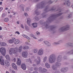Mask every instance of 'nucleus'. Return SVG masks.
<instances>
[{
  "mask_svg": "<svg viewBox=\"0 0 73 73\" xmlns=\"http://www.w3.org/2000/svg\"><path fill=\"white\" fill-rule=\"evenodd\" d=\"M57 61V62L56 63L55 65H53L52 66V69L53 70H56L57 68L59 67L61 65L60 63L59 62H61V56H58Z\"/></svg>",
  "mask_w": 73,
  "mask_h": 73,
  "instance_id": "nucleus-1",
  "label": "nucleus"
},
{
  "mask_svg": "<svg viewBox=\"0 0 73 73\" xmlns=\"http://www.w3.org/2000/svg\"><path fill=\"white\" fill-rule=\"evenodd\" d=\"M22 50V46H21L20 47H19L18 50L17 47H15L14 48L13 54H16V53H17L18 52H21Z\"/></svg>",
  "mask_w": 73,
  "mask_h": 73,
  "instance_id": "nucleus-2",
  "label": "nucleus"
},
{
  "mask_svg": "<svg viewBox=\"0 0 73 73\" xmlns=\"http://www.w3.org/2000/svg\"><path fill=\"white\" fill-rule=\"evenodd\" d=\"M56 58L54 57V55L52 54L50 56L49 61L50 63H53L54 62Z\"/></svg>",
  "mask_w": 73,
  "mask_h": 73,
  "instance_id": "nucleus-3",
  "label": "nucleus"
},
{
  "mask_svg": "<svg viewBox=\"0 0 73 73\" xmlns=\"http://www.w3.org/2000/svg\"><path fill=\"white\" fill-rule=\"evenodd\" d=\"M0 51L3 56H5L6 53V50L5 48H1L0 49Z\"/></svg>",
  "mask_w": 73,
  "mask_h": 73,
  "instance_id": "nucleus-4",
  "label": "nucleus"
},
{
  "mask_svg": "<svg viewBox=\"0 0 73 73\" xmlns=\"http://www.w3.org/2000/svg\"><path fill=\"white\" fill-rule=\"evenodd\" d=\"M62 31H68L69 29V26L67 25L66 27H63L61 28Z\"/></svg>",
  "mask_w": 73,
  "mask_h": 73,
  "instance_id": "nucleus-5",
  "label": "nucleus"
},
{
  "mask_svg": "<svg viewBox=\"0 0 73 73\" xmlns=\"http://www.w3.org/2000/svg\"><path fill=\"white\" fill-rule=\"evenodd\" d=\"M37 60L36 59H34V61L35 62H36L37 65H38L40 63V58L39 57H37Z\"/></svg>",
  "mask_w": 73,
  "mask_h": 73,
  "instance_id": "nucleus-6",
  "label": "nucleus"
},
{
  "mask_svg": "<svg viewBox=\"0 0 73 73\" xmlns=\"http://www.w3.org/2000/svg\"><path fill=\"white\" fill-rule=\"evenodd\" d=\"M28 55V52H24L22 53V56L23 57L26 58Z\"/></svg>",
  "mask_w": 73,
  "mask_h": 73,
  "instance_id": "nucleus-7",
  "label": "nucleus"
},
{
  "mask_svg": "<svg viewBox=\"0 0 73 73\" xmlns=\"http://www.w3.org/2000/svg\"><path fill=\"white\" fill-rule=\"evenodd\" d=\"M12 39L10 40H8V42L10 44H13L14 42V40H15V38H13Z\"/></svg>",
  "mask_w": 73,
  "mask_h": 73,
  "instance_id": "nucleus-8",
  "label": "nucleus"
},
{
  "mask_svg": "<svg viewBox=\"0 0 73 73\" xmlns=\"http://www.w3.org/2000/svg\"><path fill=\"white\" fill-rule=\"evenodd\" d=\"M44 51L42 49H40L38 52V54L39 55H42L43 54Z\"/></svg>",
  "mask_w": 73,
  "mask_h": 73,
  "instance_id": "nucleus-9",
  "label": "nucleus"
},
{
  "mask_svg": "<svg viewBox=\"0 0 73 73\" xmlns=\"http://www.w3.org/2000/svg\"><path fill=\"white\" fill-rule=\"evenodd\" d=\"M14 48H11L9 50V53L10 54H12V53H13V51Z\"/></svg>",
  "mask_w": 73,
  "mask_h": 73,
  "instance_id": "nucleus-10",
  "label": "nucleus"
},
{
  "mask_svg": "<svg viewBox=\"0 0 73 73\" xmlns=\"http://www.w3.org/2000/svg\"><path fill=\"white\" fill-rule=\"evenodd\" d=\"M21 68L23 69V70H25L26 69V65L25 64L23 63L22 64V65L21 66Z\"/></svg>",
  "mask_w": 73,
  "mask_h": 73,
  "instance_id": "nucleus-11",
  "label": "nucleus"
},
{
  "mask_svg": "<svg viewBox=\"0 0 73 73\" xmlns=\"http://www.w3.org/2000/svg\"><path fill=\"white\" fill-rule=\"evenodd\" d=\"M21 60H20V58H18L17 59V64L18 65H21Z\"/></svg>",
  "mask_w": 73,
  "mask_h": 73,
  "instance_id": "nucleus-12",
  "label": "nucleus"
},
{
  "mask_svg": "<svg viewBox=\"0 0 73 73\" xmlns=\"http://www.w3.org/2000/svg\"><path fill=\"white\" fill-rule=\"evenodd\" d=\"M12 66L13 68H14V69H17V66H16L15 64L12 63Z\"/></svg>",
  "mask_w": 73,
  "mask_h": 73,
  "instance_id": "nucleus-13",
  "label": "nucleus"
},
{
  "mask_svg": "<svg viewBox=\"0 0 73 73\" xmlns=\"http://www.w3.org/2000/svg\"><path fill=\"white\" fill-rule=\"evenodd\" d=\"M15 40L14 41V43L15 44H19L20 42V40L18 39H15Z\"/></svg>",
  "mask_w": 73,
  "mask_h": 73,
  "instance_id": "nucleus-14",
  "label": "nucleus"
},
{
  "mask_svg": "<svg viewBox=\"0 0 73 73\" xmlns=\"http://www.w3.org/2000/svg\"><path fill=\"white\" fill-rule=\"evenodd\" d=\"M65 3H66V4L68 5V7H70V1H69V0L66 1Z\"/></svg>",
  "mask_w": 73,
  "mask_h": 73,
  "instance_id": "nucleus-15",
  "label": "nucleus"
},
{
  "mask_svg": "<svg viewBox=\"0 0 73 73\" xmlns=\"http://www.w3.org/2000/svg\"><path fill=\"white\" fill-rule=\"evenodd\" d=\"M5 62H4V60H0L1 64L2 65H4V63Z\"/></svg>",
  "mask_w": 73,
  "mask_h": 73,
  "instance_id": "nucleus-16",
  "label": "nucleus"
},
{
  "mask_svg": "<svg viewBox=\"0 0 73 73\" xmlns=\"http://www.w3.org/2000/svg\"><path fill=\"white\" fill-rule=\"evenodd\" d=\"M44 42L45 44H47L48 46H50V44L46 40L44 41Z\"/></svg>",
  "mask_w": 73,
  "mask_h": 73,
  "instance_id": "nucleus-17",
  "label": "nucleus"
},
{
  "mask_svg": "<svg viewBox=\"0 0 73 73\" xmlns=\"http://www.w3.org/2000/svg\"><path fill=\"white\" fill-rule=\"evenodd\" d=\"M0 45H1V46H6V45H7V44L5 42H2L1 43V42H0Z\"/></svg>",
  "mask_w": 73,
  "mask_h": 73,
  "instance_id": "nucleus-18",
  "label": "nucleus"
},
{
  "mask_svg": "<svg viewBox=\"0 0 73 73\" xmlns=\"http://www.w3.org/2000/svg\"><path fill=\"white\" fill-rule=\"evenodd\" d=\"M23 36L25 38H27V39H28V40H30L31 38L29 37L28 36H27L26 35H25L23 34Z\"/></svg>",
  "mask_w": 73,
  "mask_h": 73,
  "instance_id": "nucleus-19",
  "label": "nucleus"
},
{
  "mask_svg": "<svg viewBox=\"0 0 73 73\" xmlns=\"http://www.w3.org/2000/svg\"><path fill=\"white\" fill-rule=\"evenodd\" d=\"M34 28H36L37 27V23H33L32 24Z\"/></svg>",
  "mask_w": 73,
  "mask_h": 73,
  "instance_id": "nucleus-20",
  "label": "nucleus"
},
{
  "mask_svg": "<svg viewBox=\"0 0 73 73\" xmlns=\"http://www.w3.org/2000/svg\"><path fill=\"white\" fill-rule=\"evenodd\" d=\"M45 66H46L47 68H50V65L46 63L45 64Z\"/></svg>",
  "mask_w": 73,
  "mask_h": 73,
  "instance_id": "nucleus-21",
  "label": "nucleus"
},
{
  "mask_svg": "<svg viewBox=\"0 0 73 73\" xmlns=\"http://www.w3.org/2000/svg\"><path fill=\"white\" fill-rule=\"evenodd\" d=\"M5 64L6 66H9V62L8 61H6Z\"/></svg>",
  "mask_w": 73,
  "mask_h": 73,
  "instance_id": "nucleus-22",
  "label": "nucleus"
},
{
  "mask_svg": "<svg viewBox=\"0 0 73 73\" xmlns=\"http://www.w3.org/2000/svg\"><path fill=\"white\" fill-rule=\"evenodd\" d=\"M31 20L30 19V18H28L27 19V24H29L31 23Z\"/></svg>",
  "mask_w": 73,
  "mask_h": 73,
  "instance_id": "nucleus-23",
  "label": "nucleus"
},
{
  "mask_svg": "<svg viewBox=\"0 0 73 73\" xmlns=\"http://www.w3.org/2000/svg\"><path fill=\"white\" fill-rule=\"evenodd\" d=\"M38 70L40 72H43L42 69V67H40L39 68Z\"/></svg>",
  "mask_w": 73,
  "mask_h": 73,
  "instance_id": "nucleus-24",
  "label": "nucleus"
},
{
  "mask_svg": "<svg viewBox=\"0 0 73 73\" xmlns=\"http://www.w3.org/2000/svg\"><path fill=\"white\" fill-rule=\"evenodd\" d=\"M5 57L6 59L8 60H10V56L8 55H7L5 56Z\"/></svg>",
  "mask_w": 73,
  "mask_h": 73,
  "instance_id": "nucleus-25",
  "label": "nucleus"
},
{
  "mask_svg": "<svg viewBox=\"0 0 73 73\" xmlns=\"http://www.w3.org/2000/svg\"><path fill=\"white\" fill-rule=\"evenodd\" d=\"M23 49H29V46H23Z\"/></svg>",
  "mask_w": 73,
  "mask_h": 73,
  "instance_id": "nucleus-26",
  "label": "nucleus"
},
{
  "mask_svg": "<svg viewBox=\"0 0 73 73\" xmlns=\"http://www.w3.org/2000/svg\"><path fill=\"white\" fill-rule=\"evenodd\" d=\"M66 68H62L61 70V72H65V70Z\"/></svg>",
  "mask_w": 73,
  "mask_h": 73,
  "instance_id": "nucleus-27",
  "label": "nucleus"
},
{
  "mask_svg": "<svg viewBox=\"0 0 73 73\" xmlns=\"http://www.w3.org/2000/svg\"><path fill=\"white\" fill-rule=\"evenodd\" d=\"M4 21H5V22H8V21H9V19L7 18H5L4 19Z\"/></svg>",
  "mask_w": 73,
  "mask_h": 73,
  "instance_id": "nucleus-28",
  "label": "nucleus"
},
{
  "mask_svg": "<svg viewBox=\"0 0 73 73\" xmlns=\"http://www.w3.org/2000/svg\"><path fill=\"white\" fill-rule=\"evenodd\" d=\"M46 58H47V57L46 56L43 59V62H45L46 61Z\"/></svg>",
  "mask_w": 73,
  "mask_h": 73,
  "instance_id": "nucleus-29",
  "label": "nucleus"
},
{
  "mask_svg": "<svg viewBox=\"0 0 73 73\" xmlns=\"http://www.w3.org/2000/svg\"><path fill=\"white\" fill-rule=\"evenodd\" d=\"M24 5H20V7H22V10L23 11H24V7H24Z\"/></svg>",
  "mask_w": 73,
  "mask_h": 73,
  "instance_id": "nucleus-30",
  "label": "nucleus"
},
{
  "mask_svg": "<svg viewBox=\"0 0 73 73\" xmlns=\"http://www.w3.org/2000/svg\"><path fill=\"white\" fill-rule=\"evenodd\" d=\"M42 72H46V71H47V70L45 69V68H43L42 69Z\"/></svg>",
  "mask_w": 73,
  "mask_h": 73,
  "instance_id": "nucleus-31",
  "label": "nucleus"
},
{
  "mask_svg": "<svg viewBox=\"0 0 73 73\" xmlns=\"http://www.w3.org/2000/svg\"><path fill=\"white\" fill-rule=\"evenodd\" d=\"M63 14V13H59L57 14V15H56V16L58 17V16H61Z\"/></svg>",
  "mask_w": 73,
  "mask_h": 73,
  "instance_id": "nucleus-32",
  "label": "nucleus"
},
{
  "mask_svg": "<svg viewBox=\"0 0 73 73\" xmlns=\"http://www.w3.org/2000/svg\"><path fill=\"white\" fill-rule=\"evenodd\" d=\"M33 52L34 53H36L37 52V50L36 49H34Z\"/></svg>",
  "mask_w": 73,
  "mask_h": 73,
  "instance_id": "nucleus-33",
  "label": "nucleus"
},
{
  "mask_svg": "<svg viewBox=\"0 0 73 73\" xmlns=\"http://www.w3.org/2000/svg\"><path fill=\"white\" fill-rule=\"evenodd\" d=\"M34 70H35L37 71L38 70V68L37 67H35L34 68Z\"/></svg>",
  "mask_w": 73,
  "mask_h": 73,
  "instance_id": "nucleus-34",
  "label": "nucleus"
},
{
  "mask_svg": "<svg viewBox=\"0 0 73 73\" xmlns=\"http://www.w3.org/2000/svg\"><path fill=\"white\" fill-rule=\"evenodd\" d=\"M29 73H38V72L37 71H34L33 72H29Z\"/></svg>",
  "mask_w": 73,
  "mask_h": 73,
  "instance_id": "nucleus-35",
  "label": "nucleus"
},
{
  "mask_svg": "<svg viewBox=\"0 0 73 73\" xmlns=\"http://www.w3.org/2000/svg\"><path fill=\"white\" fill-rule=\"evenodd\" d=\"M35 20H37L38 21L39 20V19H38V18H37V17H35Z\"/></svg>",
  "mask_w": 73,
  "mask_h": 73,
  "instance_id": "nucleus-36",
  "label": "nucleus"
},
{
  "mask_svg": "<svg viewBox=\"0 0 73 73\" xmlns=\"http://www.w3.org/2000/svg\"><path fill=\"white\" fill-rule=\"evenodd\" d=\"M25 29H26L27 30L28 29V26H25Z\"/></svg>",
  "mask_w": 73,
  "mask_h": 73,
  "instance_id": "nucleus-37",
  "label": "nucleus"
},
{
  "mask_svg": "<svg viewBox=\"0 0 73 73\" xmlns=\"http://www.w3.org/2000/svg\"><path fill=\"white\" fill-rule=\"evenodd\" d=\"M24 15L25 16H28V14H27V13H25Z\"/></svg>",
  "mask_w": 73,
  "mask_h": 73,
  "instance_id": "nucleus-38",
  "label": "nucleus"
},
{
  "mask_svg": "<svg viewBox=\"0 0 73 73\" xmlns=\"http://www.w3.org/2000/svg\"><path fill=\"white\" fill-rule=\"evenodd\" d=\"M2 58H3V56H0V61L2 59Z\"/></svg>",
  "mask_w": 73,
  "mask_h": 73,
  "instance_id": "nucleus-39",
  "label": "nucleus"
},
{
  "mask_svg": "<svg viewBox=\"0 0 73 73\" xmlns=\"http://www.w3.org/2000/svg\"><path fill=\"white\" fill-rule=\"evenodd\" d=\"M59 12H61V9H59L58 10H57Z\"/></svg>",
  "mask_w": 73,
  "mask_h": 73,
  "instance_id": "nucleus-40",
  "label": "nucleus"
},
{
  "mask_svg": "<svg viewBox=\"0 0 73 73\" xmlns=\"http://www.w3.org/2000/svg\"><path fill=\"white\" fill-rule=\"evenodd\" d=\"M21 27L22 28H23V29H24V26L23 25L21 24Z\"/></svg>",
  "mask_w": 73,
  "mask_h": 73,
  "instance_id": "nucleus-41",
  "label": "nucleus"
},
{
  "mask_svg": "<svg viewBox=\"0 0 73 73\" xmlns=\"http://www.w3.org/2000/svg\"><path fill=\"white\" fill-rule=\"evenodd\" d=\"M16 33H17L18 35H20V33L19 31H16L15 32Z\"/></svg>",
  "mask_w": 73,
  "mask_h": 73,
  "instance_id": "nucleus-42",
  "label": "nucleus"
},
{
  "mask_svg": "<svg viewBox=\"0 0 73 73\" xmlns=\"http://www.w3.org/2000/svg\"><path fill=\"white\" fill-rule=\"evenodd\" d=\"M33 66H36V64H33Z\"/></svg>",
  "mask_w": 73,
  "mask_h": 73,
  "instance_id": "nucleus-43",
  "label": "nucleus"
},
{
  "mask_svg": "<svg viewBox=\"0 0 73 73\" xmlns=\"http://www.w3.org/2000/svg\"><path fill=\"white\" fill-rule=\"evenodd\" d=\"M13 61L14 62H16V59L15 58H14L13 59Z\"/></svg>",
  "mask_w": 73,
  "mask_h": 73,
  "instance_id": "nucleus-44",
  "label": "nucleus"
},
{
  "mask_svg": "<svg viewBox=\"0 0 73 73\" xmlns=\"http://www.w3.org/2000/svg\"><path fill=\"white\" fill-rule=\"evenodd\" d=\"M30 35L31 37H33V36H34V35H33V34H31Z\"/></svg>",
  "mask_w": 73,
  "mask_h": 73,
  "instance_id": "nucleus-45",
  "label": "nucleus"
},
{
  "mask_svg": "<svg viewBox=\"0 0 73 73\" xmlns=\"http://www.w3.org/2000/svg\"><path fill=\"white\" fill-rule=\"evenodd\" d=\"M71 16H72V15L70 14V15L68 17V18H70V17H71Z\"/></svg>",
  "mask_w": 73,
  "mask_h": 73,
  "instance_id": "nucleus-46",
  "label": "nucleus"
},
{
  "mask_svg": "<svg viewBox=\"0 0 73 73\" xmlns=\"http://www.w3.org/2000/svg\"><path fill=\"white\" fill-rule=\"evenodd\" d=\"M36 34L37 35H40V33L38 32H36Z\"/></svg>",
  "mask_w": 73,
  "mask_h": 73,
  "instance_id": "nucleus-47",
  "label": "nucleus"
},
{
  "mask_svg": "<svg viewBox=\"0 0 73 73\" xmlns=\"http://www.w3.org/2000/svg\"><path fill=\"white\" fill-rule=\"evenodd\" d=\"M2 4H3V3L2 2H0V5H2Z\"/></svg>",
  "mask_w": 73,
  "mask_h": 73,
  "instance_id": "nucleus-48",
  "label": "nucleus"
},
{
  "mask_svg": "<svg viewBox=\"0 0 73 73\" xmlns=\"http://www.w3.org/2000/svg\"><path fill=\"white\" fill-rule=\"evenodd\" d=\"M42 40H43V39L41 38L40 40V41H42Z\"/></svg>",
  "mask_w": 73,
  "mask_h": 73,
  "instance_id": "nucleus-49",
  "label": "nucleus"
},
{
  "mask_svg": "<svg viewBox=\"0 0 73 73\" xmlns=\"http://www.w3.org/2000/svg\"><path fill=\"white\" fill-rule=\"evenodd\" d=\"M1 11H3V7H1Z\"/></svg>",
  "mask_w": 73,
  "mask_h": 73,
  "instance_id": "nucleus-50",
  "label": "nucleus"
},
{
  "mask_svg": "<svg viewBox=\"0 0 73 73\" xmlns=\"http://www.w3.org/2000/svg\"><path fill=\"white\" fill-rule=\"evenodd\" d=\"M28 61L30 62V63H32V62L31 61V60H29V61Z\"/></svg>",
  "mask_w": 73,
  "mask_h": 73,
  "instance_id": "nucleus-51",
  "label": "nucleus"
},
{
  "mask_svg": "<svg viewBox=\"0 0 73 73\" xmlns=\"http://www.w3.org/2000/svg\"><path fill=\"white\" fill-rule=\"evenodd\" d=\"M12 73H15V71H12Z\"/></svg>",
  "mask_w": 73,
  "mask_h": 73,
  "instance_id": "nucleus-52",
  "label": "nucleus"
},
{
  "mask_svg": "<svg viewBox=\"0 0 73 73\" xmlns=\"http://www.w3.org/2000/svg\"><path fill=\"white\" fill-rule=\"evenodd\" d=\"M2 37H3V36L2 35H0V38H2Z\"/></svg>",
  "mask_w": 73,
  "mask_h": 73,
  "instance_id": "nucleus-53",
  "label": "nucleus"
},
{
  "mask_svg": "<svg viewBox=\"0 0 73 73\" xmlns=\"http://www.w3.org/2000/svg\"><path fill=\"white\" fill-rule=\"evenodd\" d=\"M1 30H2V27H0V31H1Z\"/></svg>",
  "mask_w": 73,
  "mask_h": 73,
  "instance_id": "nucleus-54",
  "label": "nucleus"
},
{
  "mask_svg": "<svg viewBox=\"0 0 73 73\" xmlns=\"http://www.w3.org/2000/svg\"><path fill=\"white\" fill-rule=\"evenodd\" d=\"M26 11H29V9H28L27 8L26 9Z\"/></svg>",
  "mask_w": 73,
  "mask_h": 73,
  "instance_id": "nucleus-55",
  "label": "nucleus"
},
{
  "mask_svg": "<svg viewBox=\"0 0 73 73\" xmlns=\"http://www.w3.org/2000/svg\"><path fill=\"white\" fill-rule=\"evenodd\" d=\"M26 44H27V45H29L28 43L26 42L25 43Z\"/></svg>",
  "mask_w": 73,
  "mask_h": 73,
  "instance_id": "nucleus-56",
  "label": "nucleus"
},
{
  "mask_svg": "<svg viewBox=\"0 0 73 73\" xmlns=\"http://www.w3.org/2000/svg\"><path fill=\"white\" fill-rule=\"evenodd\" d=\"M17 23L18 24H19V21H17Z\"/></svg>",
  "mask_w": 73,
  "mask_h": 73,
  "instance_id": "nucleus-57",
  "label": "nucleus"
},
{
  "mask_svg": "<svg viewBox=\"0 0 73 73\" xmlns=\"http://www.w3.org/2000/svg\"><path fill=\"white\" fill-rule=\"evenodd\" d=\"M6 10H7V9H8V8L6 7L5 8Z\"/></svg>",
  "mask_w": 73,
  "mask_h": 73,
  "instance_id": "nucleus-58",
  "label": "nucleus"
},
{
  "mask_svg": "<svg viewBox=\"0 0 73 73\" xmlns=\"http://www.w3.org/2000/svg\"><path fill=\"white\" fill-rule=\"evenodd\" d=\"M33 38H35V39H36V37H33Z\"/></svg>",
  "mask_w": 73,
  "mask_h": 73,
  "instance_id": "nucleus-59",
  "label": "nucleus"
},
{
  "mask_svg": "<svg viewBox=\"0 0 73 73\" xmlns=\"http://www.w3.org/2000/svg\"><path fill=\"white\" fill-rule=\"evenodd\" d=\"M6 73H9L7 71L6 72Z\"/></svg>",
  "mask_w": 73,
  "mask_h": 73,
  "instance_id": "nucleus-60",
  "label": "nucleus"
},
{
  "mask_svg": "<svg viewBox=\"0 0 73 73\" xmlns=\"http://www.w3.org/2000/svg\"><path fill=\"white\" fill-rule=\"evenodd\" d=\"M16 13H14L13 14V15H15V14Z\"/></svg>",
  "mask_w": 73,
  "mask_h": 73,
  "instance_id": "nucleus-61",
  "label": "nucleus"
},
{
  "mask_svg": "<svg viewBox=\"0 0 73 73\" xmlns=\"http://www.w3.org/2000/svg\"><path fill=\"white\" fill-rule=\"evenodd\" d=\"M54 16V15H52V17H53Z\"/></svg>",
  "mask_w": 73,
  "mask_h": 73,
  "instance_id": "nucleus-62",
  "label": "nucleus"
},
{
  "mask_svg": "<svg viewBox=\"0 0 73 73\" xmlns=\"http://www.w3.org/2000/svg\"><path fill=\"white\" fill-rule=\"evenodd\" d=\"M64 5H65L66 4V3H64Z\"/></svg>",
  "mask_w": 73,
  "mask_h": 73,
  "instance_id": "nucleus-63",
  "label": "nucleus"
},
{
  "mask_svg": "<svg viewBox=\"0 0 73 73\" xmlns=\"http://www.w3.org/2000/svg\"><path fill=\"white\" fill-rule=\"evenodd\" d=\"M52 10H55V9H52Z\"/></svg>",
  "mask_w": 73,
  "mask_h": 73,
  "instance_id": "nucleus-64",
  "label": "nucleus"
}]
</instances>
